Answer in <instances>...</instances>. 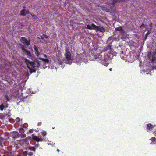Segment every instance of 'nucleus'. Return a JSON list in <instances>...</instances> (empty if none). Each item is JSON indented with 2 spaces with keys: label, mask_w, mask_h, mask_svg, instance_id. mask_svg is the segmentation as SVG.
Instances as JSON below:
<instances>
[{
  "label": "nucleus",
  "mask_w": 156,
  "mask_h": 156,
  "mask_svg": "<svg viewBox=\"0 0 156 156\" xmlns=\"http://www.w3.org/2000/svg\"><path fill=\"white\" fill-rule=\"evenodd\" d=\"M21 141H22V142L23 143L27 142V141L26 139H23V140H21Z\"/></svg>",
  "instance_id": "obj_27"
},
{
  "label": "nucleus",
  "mask_w": 156,
  "mask_h": 156,
  "mask_svg": "<svg viewBox=\"0 0 156 156\" xmlns=\"http://www.w3.org/2000/svg\"><path fill=\"white\" fill-rule=\"evenodd\" d=\"M32 17L35 20H37L38 19V17L35 15H31Z\"/></svg>",
  "instance_id": "obj_17"
},
{
  "label": "nucleus",
  "mask_w": 156,
  "mask_h": 156,
  "mask_svg": "<svg viewBox=\"0 0 156 156\" xmlns=\"http://www.w3.org/2000/svg\"><path fill=\"white\" fill-rule=\"evenodd\" d=\"M20 40L22 43L26 44L28 46L30 44V39L28 40L27 39V38L26 37H21Z\"/></svg>",
  "instance_id": "obj_5"
},
{
  "label": "nucleus",
  "mask_w": 156,
  "mask_h": 156,
  "mask_svg": "<svg viewBox=\"0 0 156 156\" xmlns=\"http://www.w3.org/2000/svg\"><path fill=\"white\" fill-rule=\"evenodd\" d=\"M23 128H26V127H24V125H23Z\"/></svg>",
  "instance_id": "obj_42"
},
{
  "label": "nucleus",
  "mask_w": 156,
  "mask_h": 156,
  "mask_svg": "<svg viewBox=\"0 0 156 156\" xmlns=\"http://www.w3.org/2000/svg\"><path fill=\"white\" fill-rule=\"evenodd\" d=\"M21 49L22 50V51L24 53L26 54V55L28 58H30L32 56L30 51H28L25 49L24 46L22 45Z\"/></svg>",
  "instance_id": "obj_6"
},
{
  "label": "nucleus",
  "mask_w": 156,
  "mask_h": 156,
  "mask_svg": "<svg viewBox=\"0 0 156 156\" xmlns=\"http://www.w3.org/2000/svg\"><path fill=\"white\" fill-rule=\"evenodd\" d=\"M150 140L151 142L153 143L155 142H156V139H155V137H153L151 138Z\"/></svg>",
  "instance_id": "obj_16"
},
{
  "label": "nucleus",
  "mask_w": 156,
  "mask_h": 156,
  "mask_svg": "<svg viewBox=\"0 0 156 156\" xmlns=\"http://www.w3.org/2000/svg\"><path fill=\"white\" fill-rule=\"evenodd\" d=\"M35 62H34V63L32 64L31 65H30V66H31L32 68H34L35 67Z\"/></svg>",
  "instance_id": "obj_29"
},
{
  "label": "nucleus",
  "mask_w": 156,
  "mask_h": 156,
  "mask_svg": "<svg viewBox=\"0 0 156 156\" xmlns=\"http://www.w3.org/2000/svg\"><path fill=\"white\" fill-rule=\"evenodd\" d=\"M153 134L156 136V131H154V132H153Z\"/></svg>",
  "instance_id": "obj_36"
},
{
  "label": "nucleus",
  "mask_w": 156,
  "mask_h": 156,
  "mask_svg": "<svg viewBox=\"0 0 156 156\" xmlns=\"http://www.w3.org/2000/svg\"><path fill=\"white\" fill-rule=\"evenodd\" d=\"M20 133H21V134H22L23 133H24V129L23 128H21L20 129Z\"/></svg>",
  "instance_id": "obj_19"
},
{
  "label": "nucleus",
  "mask_w": 156,
  "mask_h": 156,
  "mask_svg": "<svg viewBox=\"0 0 156 156\" xmlns=\"http://www.w3.org/2000/svg\"><path fill=\"white\" fill-rule=\"evenodd\" d=\"M92 26L93 29L97 31H99L102 33L105 32V30L103 27L97 26L93 23H92Z\"/></svg>",
  "instance_id": "obj_3"
},
{
  "label": "nucleus",
  "mask_w": 156,
  "mask_h": 156,
  "mask_svg": "<svg viewBox=\"0 0 156 156\" xmlns=\"http://www.w3.org/2000/svg\"><path fill=\"white\" fill-rule=\"evenodd\" d=\"M44 56L45 58H47V56L46 54H44Z\"/></svg>",
  "instance_id": "obj_39"
},
{
  "label": "nucleus",
  "mask_w": 156,
  "mask_h": 156,
  "mask_svg": "<svg viewBox=\"0 0 156 156\" xmlns=\"http://www.w3.org/2000/svg\"><path fill=\"white\" fill-rule=\"evenodd\" d=\"M155 56H156V52L153 55L151 54V52H148L147 54V57L151 60V62L153 64L156 63V58Z\"/></svg>",
  "instance_id": "obj_2"
},
{
  "label": "nucleus",
  "mask_w": 156,
  "mask_h": 156,
  "mask_svg": "<svg viewBox=\"0 0 156 156\" xmlns=\"http://www.w3.org/2000/svg\"><path fill=\"white\" fill-rule=\"evenodd\" d=\"M42 124V123L41 122H39L38 123V126H41Z\"/></svg>",
  "instance_id": "obj_32"
},
{
  "label": "nucleus",
  "mask_w": 156,
  "mask_h": 156,
  "mask_svg": "<svg viewBox=\"0 0 156 156\" xmlns=\"http://www.w3.org/2000/svg\"><path fill=\"white\" fill-rule=\"evenodd\" d=\"M42 135H43L44 136H45L46 135V133L45 132H42Z\"/></svg>",
  "instance_id": "obj_33"
},
{
  "label": "nucleus",
  "mask_w": 156,
  "mask_h": 156,
  "mask_svg": "<svg viewBox=\"0 0 156 156\" xmlns=\"http://www.w3.org/2000/svg\"><path fill=\"white\" fill-rule=\"evenodd\" d=\"M13 136L14 138H16L18 137V133L16 132H14L13 133Z\"/></svg>",
  "instance_id": "obj_14"
},
{
  "label": "nucleus",
  "mask_w": 156,
  "mask_h": 156,
  "mask_svg": "<svg viewBox=\"0 0 156 156\" xmlns=\"http://www.w3.org/2000/svg\"><path fill=\"white\" fill-rule=\"evenodd\" d=\"M109 69V70L110 71H112V68H110Z\"/></svg>",
  "instance_id": "obj_40"
},
{
  "label": "nucleus",
  "mask_w": 156,
  "mask_h": 156,
  "mask_svg": "<svg viewBox=\"0 0 156 156\" xmlns=\"http://www.w3.org/2000/svg\"><path fill=\"white\" fill-rule=\"evenodd\" d=\"M26 14H30L31 15H32V13H31V12H30V11H28L27 10H26Z\"/></svg>",
  "instance_id": "obj_23"
},
{
  "label": "nucleus",
  "mask_w": 156,
  "mask_h": 156,
  "mask_svg": "<svg viewBox=\"0 0 156 156\" xmlns=\"http://www.w3.org/2000/svg\"><path fill=\"white\" fill-rule=\"evenodd\" d=\"M30 150L32 151H35L36 150V149L34 147H29Z\"/></svg>",
  "instance_id": "obj_20"
},
{
  "label": "nucleus",
  "mask_w": 156,
  "mask_h": 156,
  "mask_svg": "<svg viewBox=\"0 0 156 156\" xmlns=\"http://www.w3.org/2000/svg\"><path fill=\"white\" fill-rule=\"evenodd\" d=\"M34 51H35V52L38 51V48L35 45H34Z\"/></svg>",
  "instance_id": "obj_21"
},
{
  "label": "nucleus",
  "mask_w": 156,
  "mask_h": 156,
  "mask_svg": "<svg viewBox=\"0 0 156 156\" xmlns=\"http://www.w3.org/2000/svg\"><path fill=\"white\" fill-rule=\"evenodd\" d=\"M40 37H41V39H44V37H43L42 36H41Z\"/></svg>",
  "instance_id": "obj_37"
},
{
  "label": "nucleus",
  "mask_w": 156,
  "mask_h": 156,
  "mask_svg": "<svg viewBox=\"0 0 156 156\" xmlns=\"http://www.w3.org/2000/svg\"><path fill=\"white\" fill-rule=\"evenodd\" d=\"M149 34V32H147L146 34V35H145V40L147 39V35Z\"/></svg>",
  "instance_id": "obj_25"
},
{
  "label": "nucleus",
  "mask_w": 156,
  "mask_h": 156,
  "mask_svg": "<svg viewBox=\"0 0 156 156\" xmlns=\"http://www.w3.org/2000/svg\"><path fill=\"white\" fill-rule=\"evenodd\" d=\"M26 10L25 9H22L20 11V15L22 16H25L26 15Z\"/></svg>",
  "instance_id": "obj_12"
},
{
  "label": "nucleus",
  "mask_w": 156,
  "mask_h": 156,
  "mask_svg": "<svg viewBox=\"0 0 156 156\" xmlns=\"http://www.w3.org/2000/svg\"><path fill=\"white\" fill-rule=\"evenodd\" d=\"M32 139L33 140H35L37 142H39L40 140V139L37 136H35L34 134L32 135Z\"/></svg>",
  "instance_id": "obj_9"
},
{
  "label": "nucleus",
  "mask_w": 156,
  "mask_h": 156,
  "mask_svg": "<svg viewBox=\"0 0 156 156\" xmlns=\"http://www.w3.org/2000/svg\"><path fill=\"white\" fill-rule=\"evenodd\" d=\"M65 56L67 60L69 61L71 59V55L70 50L67 48L65 49Z\"/></svg>",
  "instance_id": "obj_4"
},
{
  "label": "nucleus",
  "mask_w": 156,
  "mask_h": 156,
  "mask_svg": "<svg viewBox=\"0 0 156 156\" xmlns=\"http://www.w3.org/2000/svg\"><path fill=\"white\" fill-rule=\"evenodd\" d=\"M33 131V129H31L29 130V133H32Z\"/></svg>",
  "instance_id": "obj_26"
},
{
  "label": "nucleus",
  "mask_w": 156,
  "mask_h": 156,
  "mask_svg": "<svg viewBox=\"0 0 156 156\" xmlns=\"http://www.w3.org/2000/svg\"><path fill=\"white\" fill-rule=\"evenodd\" d=\"M4 105L3 104H2L0 105V109L1 110H4Z\"/></svg>",
  "instance_id": "obj_18"
},
{
  "label": "nucleus",
  "mask_w": 156,
  "mask_h": 156,
  "mask_svg": "<svg viewBox=\"0 0 156 156\" xmlns=\"http://www.w3.org/2000/svg\"><path fill=\"white\" fill-rule=\"evenodd\" d=\"M127 0H110L107 2L108 7H107L106 11L107 12H112L115 10V5L116 3H120L126 2Z\"/></svg>",
  "instance_id": "obj_1"
},
{
  "label": "nucleus",
  "mask_w": 156,
  "mask_h": 156,
  "mask_svg": "<svg viewBox=\"0 0 156 156\" xmlns=\"http://www.w3.org/2000/svg\"><path fill=\"white\" fill-rule=\"evenodd\" d=\"M115 30H116L120 31L122 30V27H118L116 28H115Z\"/></svg>",
  "instance_id": "obj_13"
},
{
  "label": "nucleus",
  "mask_w": 156,
  "mask_h": 156,
  "mask_svg": "<svg viewBox=\"0 0 156 156\" xmlns=\"http://www.w3.org/2000/svg\"><path fill=\"white\" fill-rule=\"evenodd\" d=\"M34 62L36 63L37 64V67H39L41 66V63L42 62L39 61L37 59H35L34 61Z\"/></svg>",
  "instance_id": "obj_10"
},
{
  "label": "nucleus",
  "mask_w": 156,
  "mask_h": 156,
  "mask_svg": "<svg viewBox=\"0 0 156 156\" xmlns=\"http://www.w3.org/2000/svg\"><path fill=\"white\" fill-rule=\"evenodd\" d=\"M43 35L44 36V38H48V36L46 35V34H43Z\"/></svg>",
  "instance_id": "obj_30"
},
{
  "label": "nucleus",
  "mask_w": 156,
  "mask_h": 156,
  "mask_svg": "<svg viewBox=\"0 0 156 156\" xmlns=\"http://www.w3.org/2000/svg\"><path fill=\"white\" fill-rule=\"evenodd\" d=\"M28 97V96H26V97Z\"/></svg>",
  "instance_id": "obj_43"
},
{
  "label": "nucleus",
  "mask_w": 156,
  "mask_h": 156,
  "mask_svg": "<svg viewBox=\"0 0 156 156\" xmlns=\"http://www.w3.org/2000/svg\"><path fill=\"white\" fill-rule=\"evenodd\" d=\"M35 53L36 54V56L37 57H38L40 55V53L39 51H37L35 52Z\"/></svg>",
  "instance_id": "obj_22"
},
{
  "label": "nucleus",
  "mask_w": 156,
  "mask_h": 156,
  "mask_svg": "<svg viewBox=\"0 0 156 156\" xmlns=\"http://www.w3.org/2000/svg\"><path fill=\"white\" fill-rule=\"evenodd\" d=\"M5 99L7 101H9V98L8 95H6L5 96Z\"/></svg>",
  "instance_id": "obj_24"
},
{
  "label": "nucleus",
  "mask_w": 156,
  "mask_h": 156,
  "mask_svg": "<svg viewBox=\"0 0 156 156\" xmlns=\"http://www.w3.org/2000/svg\"><path fill=\"white\" fill-rule=\"evenodd\" d=\"M25 6L24 7V8H25Z\"/></svg>",
  "instance_id": "obj_44"
},
{
  "label": "nucleus",
  "mask_w": 156,
  "mask_h": 156,
  "mask_svg": "<svg viewBox=\"0 0 156 156\" xmlns=\"http://www.w3.org/2000/svg\"><path fill=\"white\" fill-rule=\"evenodd\" d=\"M92 26H90L89 25H87V27H86V28H87V29H88L90 30H92L93 29H94L93 27H92Z\"/></svg>",
  "instance_id": "obj_15"
},
{
  "label": "nucleus",
  "mask_w": 156,
  "mask_h": 156,
  "mask_svg": "<svg viewBox=\"0 0 156 156\" xmlns=\"http://www.w3.org/2000/svg\"><path fill=\"white\" fill-rule=\"evenodd\" d=\"M154 126L152 124H147V130L151 131Z\"/></svg>",
  "instance_id": "obj_8"
},
{
  "label": "nucleus",
  "mask_w": 156,
  "mask_h": 156,
  "mask_svg": "<svg viewBox=\"0 0 156 156\" xmlns=\"http://www.w3.org/2000/svg\"><path fill=\"white\" fill-rule=\"evenodd\" d=\"M16 122H19V121L20 120V118L18 117L16 119Z\"/></svg>",
  "instance_id": "obj_31"
},
{
  "label": "nucleus",
  "mask_w": 156,
  "mask_h": 156,
  "mask_svg": "<svg viewBox=\"0 0 156 156\" xmlns=\"http://www.w3.org/2000/svg\"><path fill=\"white\" fill-rule=\"evenodd\" d=\"M23 156H26V152H23Z\"/></svg>",
  "instance_id": "obj_35"
},
{
  "label": "nucleus",
  "mask_w": 156,
  "mask_h": 156,
  "mask_svg": "<svg viewBox=\"0 0 156 156\" xmlns=\"http://www.w3.org/2000/svg\"><path fill=\"white\" fill-rule=\"evenodd\" d=\"M25 61H26V63L27 65V66L28 68L29 69L30 71H31V69H32V68L30 67V66H29L31 65L34 63V62H32V61H30L29 60L27 59H25Z\"/></svg>",
  "instance_id": "obj_7"
},
{
  "label": "nucleus",
  "mask_w": 156,
  "mask_h": 156,
  "mask_svg": "<svg viewBox=\"0 0 156 156\" xmlns=\"http://www.w3.org/2000/svg\"><path fill=\"white\" fill-rule=\"evenodd\" d=\"M38 59H40L41 60H42L43 61L45 62H47V63H48L49 62V60L48 59L46 58H43L41 57H39L38 58Z\"/></svg>",
  "instance_id": "obj_11"
},
{
  "label": "nucleus",
  "mask_w": 156,
  "mask_h": 156,
  "mask_svg": "<svg viewBox=\"0 0 156 156\" xmlns=\"http://www.w3.org/2000/svg\"><path fill=\"white\" fill-rule=\"evenodd\" d=\"M144 24H142V25H141V26H140V28H141V27L143 26H144Z\"/></svg>",
  "instance_id": "obj_34"
},
{
  "label": "nucleus",
  "mask_w": 156,
  "mask_h": 156,
  "mask_svg": "<svg viewBox=\"0 0 156 156\" xmlns=\"http://www.w3.org/2000/svg\"><path fill=\"white\" fill-rule=\"evenodd\" d=\"M36 71V70L34 69H31V71H30L31 73H32V72H35Z\"/></svg>",
  "instance_id": "obj_28"
},
{
  "label": "nucleus",
  "mask_w": 156,
  "mask_h": 156,
  "mask_svg": "<svg viewBox=\"0 0 156 156\" xmlns=\"http://www.w3.org/2000/svg\"><path fill=\"white\" fill-rule=\"evenodd\" d=\"M149 26H150L151 28L152 27V23H151V24H149Z\"/></svg>",
  "instance_id": "obj_38"
},
{
  "label": "nucleus",
  "mask_w": 156,
  "mask_h": 156,
  "mask_svg": "<svg viewBox=\"0 0 156 156\" xmlns=\"http://www.w3.org/2000/svg\"><path fill=\"white\" fill-rule=\"evenodd\" d=\"M56 151H58V152H59V149H57L56 150Z\"/></svg>",
  "instance_id": "obj_41"
}]
</instances>
